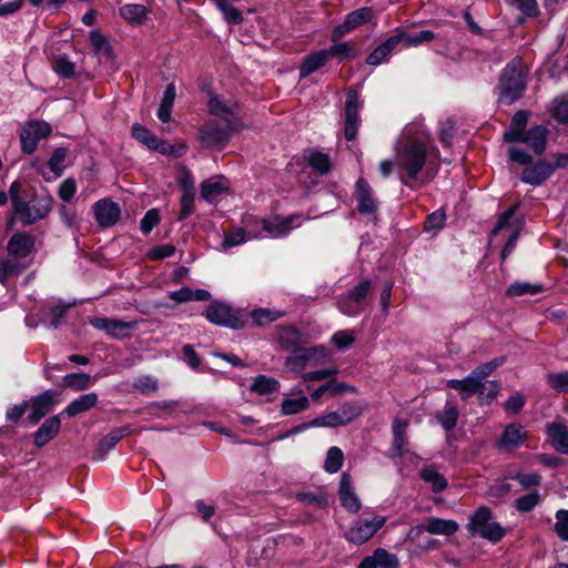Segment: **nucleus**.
I'll list each match as a JSON object with an SVG mask.
<instances>
[{"label": "nucleus", "mask_w": 568, "mask_h": 568, "mask_svg": "<svg viewBox=\"0 0 568 568\" xmlns=\"http://www.w3.org/2000/svg\"><path fill=\"white\" fill-rule=\"evenodd\" d=\"M552 116L560 123H568V95H562L552 101Z\"/></svg>", "instance_id": "052dcab7"}, {"label": "nucleus", "mask_w": 568, "mask_h": 568, "mask_svg": "<svg viewBox=\"0 0 568 568\" xmlns=\"http://www.w3.org/2000/svg\"><path fill=\"white\" fill-rule=\"evenodd\" d=\"M209 112L219 118L222 122L232 123L237 104L234 101H223L219 97H211L209 100Z\"/></svg>", "instance_id": "7c9ffc66"}, {"label": "nucleus", "mask_w": 568, "mask_h": 568, "mask_svg": "<svg viewBox=\"0 0 568 568\" xmlns=\"http://www.w3.org/2000/svg\"><path fill=\"white\" fill-rule=\"evenodd\" d=\"M555 171V166L547 161H539L536 165L523 171L521 180L531 185H539Z\"/></svg>", "instance_id": "2f4dec72"}, {"label": "nucleus", "mask_w": 568, "mask_h": 568, "mask_svg": "<svg viewBox=\"0 0 568 568\" xmlns=\"http://www.w3.org/2000/svg\"><path fill=\"white\" fill-rule=\"evenodd\" d=\"M52 132L51 125L44 121L30 120L20 132L21 150L26 154L33 153L39 142Z\"/></svg>", "instance_id": "4468645a"}, {"label": "nucleus", "mask_w": 568, "mask_h": 568, "mask_svg": "<svg viewBox=\"0 0 568 568\" xmlns=\"http://www.w3.org/2000/svg\"><path fill=\"white\" fill-rule=\"evenodd\" d=\"M307 163L312 169L316 170L321 174L328 173L332 168L329 156L317 151H312L308 153Z\"/></svg>", "instance_id": "09e8293b"}, {"label": "nucleus", "mask_w": 568, "mask_h": 568, "mask_svg": "<svg viewBox=\"0 0 568 568\" xmlns=\"http://www.w3.org/2000/svg\"><path fill=\"white\" fill-rule=\"evenodd\" d=\"M169 297L176 304H182L192 301H210L211 293L203 288L192 290L187 286H183L178 291L170 292Z\"/></svg>", "instance_id": "e433bc0d"}, {"label": "nucleus", "mask_w": 568, "mask_h": 568, "mask_svg": "<svg viewBox=\"0 0 568 568\" xmlns=\"http://www.w3.org/2000/svg\"><path fill=\"white\" fill-rule=\"evenodd\" d=\"M467 530L471 537L481 536L491 541L497 540V524L493 520V511L488 507H479L469 517Z\"/></svg>", "instance_id": "f8f14e48"}, {"label": "nucleus", "mask_w": 568, "mask_h": 568, "mask_svg": "<svg viewBox=\"0 0 568 568\" xmlns=\"http://www.w3.org/2000/svg\"><path fill=\"white\" fill-rule=\"evenodd\" d=\"M528 437V433L521 424H507L499 436V448L506 452L517 450L525 445Z\"/></svg>", "instance_id": "aec40b11"}, {"label": "nucleus", "mask_w": 568, "mask_h": 568, "mask_svg": "<svg viewBox=\"0 0 568 568\" xmlns=\"http://www.w3.org/2000/svg\"><path fill=\"white\" fill-rule=\"evenodd\" d=\"M385 524L386 517L382 515L358 518L344 532V537L348 542L359 546L372 539Z\"/></svg>", "instance_id": "9d476101"}, {"label": "nucleus", "mask_w": 568, "mask_h": 568, "mask_svg": "<svg viewBox=\"0 0 568 568\" xmlns=\"http://www.w3.org/2000/svg\"><path fill=\"white\" fill-rule=\"evenodd\" d=\"M540 501V495L537 491L529 493L515 500V506L519 511L527 513L532 510Z\"/></svg>", "instance_id": "0e129e2a"}, {"label": "nucleus", "mask_w": 568, "mask_h": 568, "mask_svg": "<svg viewBox=\"0 0 568 568\" xmlns=\"http://www.w3.org/2000/svg\"><path fill=\"white\" fill-rule=\"evenodd\" d=\"M364 405L359 402H348L336 410L324 414L296 428V432L308 427H337L344 426L356 419L364 412Z\"/></svg>", "instance_id": "423d86ee"}, {"label": "nucleus", "mask_w": 568, "mask_h": 568, "mask_svg": "<svg viewBox=\"0 0 568 568\" xmlns=\"http://www.w3.org/2000/svg\"><path fill=\"white\" fill-rule=\"evenodd\" d=\"M542 291V286L541 285H532V284H529V283H514L511 284L508 290H507V295L508 296H520V295H524V294H537L539 292Z\"/></svg>", "instance_id": "e2e57ef3"}, {"label": "nucleus", "mask_w": 568, "mask_h": 568, "mask_svg": "<svg viewBox=\"0 0 568 568\" xmlns=\"http://www.w3.org/2000/svg\"><path fill=\"white\" fill-rule=\"evenodd\" d=\"M120 16L131 24H141L148 16L143 4L130 3L120 8Z\"/></svg>", "instance_id": "a19ab883"}, {"label": "nucleus", "mask_w": 568, "mask_h": 568, "mask_svg": "<svg viewBox=\"0 0 568 568\" xmlns=\"http://www.w3.org/2000/svg\"><path fill=\"white\" fill-rule=\"evenodd\" d=\"M93 213L99 226L105 229L113 226L119 221L121 209L113 201L102 199L94 203Z\"/></svg>", "instance_id": "b1692460"}, {"label": "nucleus", "mask_w": 568, "mask_h": 568, "mask_svg": "<svg viewBox=\"0 0 568 568\" xmlns=\"http://www.w3.org/2000/svg\"><path fill=\"white\" fill-rule=\"evenodd\" d=\"M284 312L270 308H257L251 312L252 321L257 326L267 325L284 316Z\"/></svg>", "instance_id": "de8ad7c7"}, {"label": "nucleus", "mask_w": 568, "mask_h": 568, "mask_svg": "<svg viewBox=\"0 0 568 568\" xmlns=\"http://www.w3.org/2000/svg\"><path fill=\"white\" fill-rule=\"evenodd\" d=\"M459 529V525L452 519L429 517L424 524L413 527L407 534V540L415 544L422 550L435 549L439 542L436 539H427L426 542L419 541L424 532L433 535L452 536Z\"/></svg>", "instance_id": "20e7f679"}, {"label": "nucleus", "mask_w": 568, "mask_h": 568, "mask_svg": "<svg viewBox=\"0 0 568 568\" xmlns=\"http://www.w3.org/2000/svg\"><path fill=\"white\" fill-rule=\"evenodd\" d=\"M527 17H536L539 12L536 0H506Z\"/></svg>", "instance_id": "338daca9"}, {"label": "nucleus", "mask_w": 568, "mask_h": 568, "mask_svg": "<svg viewBox=\"0 0 568 568\" xmlns=\"http://www.w3.org/2000/svg\"><path fill=\"white\" fill-rule=\"evenodd\" d=\"M54 200L49 193H36L29 200L18 203L12 211L17 221L23 226L33 225L49 216Z\"/></svg>", "instance_id": "39448f33"}, {"label": "nucleus", "mask_w": 568, "mask_h": 568, "mask_svg": "<svg viewBox=\"0 0 568 568\" xmlns=\"http://www.w3.org/2000/svg\"><path fill=\"white\" fill-rule=\"evenodd\" d=\"M52 69L60 78L70 79L74 75L75 64L67 54H60L53 58Z\"/></svg>", "instance_id": "49530a36"}, {"label": "nucleus", "mask_w": 568, "mask_h": 568, "mask_svg": "<svg viewBox=\"0 0 568 568\" xmlns=\"http://www.w3.org/2000/svg\"><path fill=\"white\" fill-rule=\"evenodd\" d=\"M275 342L280 349L292 352L302 347L308 341L306 335L297 327L293 325H281L276 327Z\"/></svg>", "instance_id": "6ab92c4d"}, {"label": "nucleus", "mask_w": 568, "mask_h": 568, "mask_svg": "<svg viewBox=\"0 0 568 568\" xmlns=\"http://www.w3.org/2000/svg\"><path fill=\"white\" fill-rule=\"evenodd\" d=\"M280 388V382L273 377L265 375H258L253 381L250 389L260 395H268L276 392Z\"/></svg>", "instance_id": "c03bdc74"}, {"label": "nucleus", "mask_w": 568, "mask_h": 568, "mask_svg": "<svg viewBox=\"0 0 568 568\" xmlns=\"http://www.w3.org/2000/svg\"><path fill=\"white\" fill-rule=\"evenodd\" d=\"M253 237H258V235L248 236L244 229H236L224 235L222 247L227 250L241 245Z\"/></svg>", "instance_id": "6e6d98bb"}, {"label": "nucleus", "mask_w": 568, "mask_h": 568, "mask_svg": "<svg viewBox=\"0 0 568 568\" xmlns=\"http://www.w3.org/2000/svg\"><path fill=\"white\" fill-rule=\"evenodd\" d=\"M357 568H400V564L396 554L376 548L372 555L362 559Z\"/></svg>", "instance_id": "a878e982"}, {"label": "nucleus", "mask_w": 568, "mask_h": 568, "mask_svg": "<svg viewBox=\"0 0 568 568\" xmlns=\"http://www.w3.org/2000/svg\"><path fill=\"white\" fill-rule=\"evenodd\" d=\"M398 32L404 48L418 47L425 42H430L436 38L435 33L430 30H423L415 34L407 33L403 30H398Z\"/></svg>", "instance_id": "37998d69"}, {"label": "nucleus", "mask_w": 568, "mask_h": 568, "mask_svg": "<svg viewBox=\"0 0 568 568\" xmlns=\"http://www.w3.org/2000/svg\"><path fill=\"white\" fill-rule=\"evenodd\" d=\"M420 478L432 486L434 493L444 491L447 488L446 478L433 467H425L420 470Z\"/></svg>", "instance_id": "79ce46f5"}, {"label": "nucleus", "mask_w": 568, "mask_h": 568, "mask_svg": "<svg viewBox=\"0 0 568 568\" xmlns=\"http://www.w3.org/2000/svg\"><path fill=\"white\" fill-rule=\"evenodd\" d=\"M527 70L521 59H513L504 69L499 80V101L511 104L526 89Z\"/></svg>", "instance_id": "7ed1b4c3"}, {"label": "nucleus", "mask_w": 568, "mask_h": 568, "mask_svg": "<svg viewBox=\"0 0 568 568\" xmlns=\"http://www.w3.org/2000/svg\"><path fill=\"white\" fill-rule=\"evenodd\" d=\"M372 290L373 282L371 280L362 281L354 288L338 296L337 308L346 316H358L364 312L367 305V296Z\"/></svg>", "instance_id": "6e6552de"}, {"label": "nucleus", "mask_w": 568, "mask_h": 568, "mask_svg": "<svg viewBox=\"0 0 568 568\" xmlns=\"http://www.w3.org/2000/svg\"><path fill=\"white\" fill-rule=\"evenodd\" d=\"M545 378L552 390L568 393V371L548 373Z\"/></svg>", "instance_id": "864d4df0"}, {"label": "nucleus", "mask_w": 568, "mask_h": 568, "mask_svg": "<svg viewBox=\"0 0 568 568\" xmlns=\"http://www.w3.org/2000/svg\"><path fill=\"white\" fill-rule=\"evenodd\" d=\"M205 317L209 322L215 325L225 326L232 329H240L244 327V321L240 315V312L223 302L211 303L206 307Z\"/></svg>", "instance_id": "9b49d317"}, {"label": "nucleus", "mask_w": 568, "mask_h": 568, "mask_svg": "<svg viewBox=\"0 0 568 568\" xmlns=\"http://www.w3.org/2000/svg\"><path fill=\"white\" fill-rule=\"evenodd\" d=\"M98 404V395L95 393H88L81 395L79 398L72 400L63 410L68 417H75L79 414L85 413Z\"/></svg>", "instance_id": "c9c22d12"}, {"label": "nucleus", "mask_w": 568, "mask_h": 568, "mask_svg": "<svg viewBox=\"0 0 568 568\" xmlns=\"http://www.w3.org/2000/svg\"><path fill=\"white\" fill-rule=\"evenodd\" d=\"M310 406V399L306 396H300L297 398H284L281 404V414L283 416H290L298 414Z\"/></svg>", "instance_id": "a18cd8bd"}, {"label": "nucleus", "mask_w": 568, "mask_h": 568, "mask_svg": "<svg viewBox=\"0 0 568 568\" xmlns=\"http://www.w3.org/2000/svg\"><path fill=\"white\" fill-rule=\"evenodd\" d=\"M359 101L357 93L352 91L347 93L345 102V126L344 135L347 141H353L356 138L359 124Z\"/></svg>", "instance_id": "4be33fe9"}, {"label": "nucleus", "mask_w": 568, "mask_h": 568, "mask_svg": "<svg viewBox=\"0 0 568 568\" xmlns=\"http://www.w3.org/2000/svg\"><path fill=\"white\" fill-rule=\"evenodd\" d=\"M354 341V333L349 329L337 331L332 336V343L339 349L351 346Z\"/></svg>", "instance_id": "774afa93"}, {"label": "nucleus", "mask_w": 568, "mask_h": 568, "mask_svg": "<svg viewBox=\"0 0 568 568\" xmlns=\"http://www.w3.org/2000/svg\"><path fill=\"white\" fill-rule=\"evenodd\" d=\"M291 355L284 361V366L292 373H302L307 366H317L324 364L329 352L323 345L311 347H300L290 352Z\"/></svg>", "instance_id": "0eeeda50"}, {"label": "nucleus", "mask_w": 568, "mask_h": 568, "mask_svg": "<svg viewBox=\"0 0 568 568\" xmlns=\"http://www.w3.org/2000/svg\"><path fill=\"white\" fill-rule=\"evenodd\" d=\"M130 434V426H121L112 429L98 443L93 458L95 460L103 459L123 437Z\"/></svg>", "instance_id": "c85d7f7f"}, {"label": "nucleus", "mask_w": 568, "mask_h": 568, "mask_svg": "<svg viewBox=\"0 0 568 568\" xmlns=\"http://www.w3.org/2000/svg\"><path fill=\"white\" fill-rule=\"evenodd\" d=\"M373 18V11L371 8L364 7L357 10H354L345 16L344 21L336 26L332 31L331 40L333 42H338L342 40L347 33L352 32L358 27H362L368 23Z\"/></svg>", "instance_id": "a211bd4d"}, {"label": "nucleus", "mask_w": 568, "mask_h": 568, "mask_svg": "<svg viewBox=\"0 0 568 568\" xmlns=\"http://www.w3.org/2000/svg\"><path fill=\"white\" fill-rule=\"evenodd\" d=\"M408 422L405 419L396 418L392 425L393 432V444L390 456L393 458H399L404 455V447L407 444L406 429Z\"/></svg>", "instance_id": "f704fd0d"}, {"label": "nucleus", "mask_w": 568, "mask_h": 568, "mask_svg": "<svg viewBox=\"0 0 568 568\" xmlns=\"http://www.w3.org/2000/svg\"><path fill=\"white\" fill-rule=\"evenodd\" d=\"M61 426L60 415L49 417L36 432L34 445L37 447L45 446L51 439H53Z\"/></svg>", "instance_id": "72a5a7b5"}, {"label": "nucleus", "mask_w": 568, "mask_h": 568, "mask_svg": "<svg viewBox=\"0 0 568 568\" xmlns=\"http://www.w3.org/2000/svg\"><path fill=\"white\" fill-rule=\"evenodd\" d=\"M215 4L227 22L239 24L243 21L242 12L227 0H215Z\"/></svg>", "instance_id": "5fc2aeb1"}, {"label": "nucleus", "mask_w": 568, "mask_h": 568, "mask_svg": "<svg viewBox=\"0 0 568 568\" xmlns=\"http://www.w3.org/2000/svg\"><path fill=\"white\" fill-rule=\"evenodd\" d=\"M432 138L422 123H410L405 126L397 139L395 165L398 178L404 185L408 180H415L425 166Z\"/></svg>", "instance_id": "f257e3e1"}, {"label": "nucleus", "mask_w": 568, "mask_h": 568, "mask_svg": "<svg viewBox=\"0 0 568 568\" xmlns=\"http://www.w3.org/2000/svg\"><path fill=\"white\" fill-rule=\"evenodd\" d=\"M232 130V123L212 120L200 129V139L207 148L222 149L229 142Z\"/></svg>", "instance_id": "ddd939ff"}, {"label": "nucleus", "mask_w": 568, "mask_h": 568, "mask_svg": "<svg viewBox=\"0 0 568 568\" xmlns=\"http://www.w3.org/2000/svg\"><path fill=\"white\" fill-rule=\"evenodd\" d=\"M29 264L24 261L16 260L10 255H0V284L7 285L11 278L18 277Z\"/></svg>", "instance_id": "c756f323"}, {"label": "nucleus", "mask_w": 568, "mask_h": 568, "mask_svg": "<svg viewBox=\"0 0 568 568\" xmlns=\"http://www.w3.org/2000/svg\"><path fill=\"white\" fill-rule=\"evenodd\" d=\"M546 432L552 447L562 454H568V428L561 422H551L546 425Z\"/></svg>", "instance_id": "473e14b6"}, {"label": "nucleus", "mask_w": 568, "mask_h": 568, "mask_svg": "<svg viewBox=\"0 0 568 568\" xmlns=\"http://www.w3.org/2000/svg\"><path fill=\"white\" fill-rule=\"evenodd\" d=\"M446 222V214L444 210L439 209L430 213L424 222V231L426 233L437 234Z\"/></svg>", "instance_id": "3c124183"}, {"label": "nucleus", "mask_w": 568, "mask_h": 568, "mask_svg": "<svg viewBox=\"0 0 568 568\" xmlns=\"http://www.w3.org/2000/svg\"><path fill=\"white\" fill-rule=\"evenodd\" d=\"M68 150L65 148L55 149L49 159V169L55 176H61L64 171V162L67 159Z\"/></svg>", "instance_id": "13d9d810"}, {"label": "nucleus", "mask_w": 568, "mask_h": 568, "mask_svg": "<svg viewBox=\"0 0 568 568\" xmlns=\"http://www.w3.org/2000/svg\"><path fill=\"white\" fill-rule=\"evenodd\" d=\"M344 460V454L341 448L334 446L327 450L324 469L329 474L337 473Z\"/></svg>", "instance_id": "8fccbe9b"}, {"label": "nucleus", "mask_w": 568, "mask_h": 568, "mask_svg": "<svg viewBox=\"0 0 568 568\" xmlns=\"http://www.w3.org/2000/svg\"><path fill=\"white\" fill-rule=\"evenodd\" d=\"M57 404L55 393L47 389L40 395L36 396L31 402V412L28 419L31 424H37Z\"/></svg>", "instance_id": "bb28decb"}, {"label": "nucleus", "mask_w": 568, "mask_h": 568, "mask_svg": "<svg viewBox=\"0 0 568 568\" xmlns=\"http://www.w3.org/2000/svg\"><path fill=\"white\" fill-rule=\"evenodd\" d=\"M306 220L302 214H293L286 217L273 216L262 220L263 230L272 239L286 236L293 229L298 227Z\"/></svg>", "instance_id": "f3484780"}, {"label": "nucleus", "mask_w": 568, "mask_h": 568, "mask_svg": "<svg viewBox=\"0 0 568 568\" xmlns=\"http://www.w3.org/2000/svg\"><path fill=\"white\" fill-rule=\"evenodd\" d=\"M64 384L75 390H83L91 385V376L85 373L68 374L64 376Z\"/></svg>", "instance_id": "bf43d9fd"}, {"label": "nucleus", "mask_w": 568, "mask_h": 568, "mask_svg": "<svg viewBox=\"0 0 568 568\" xmlns=\"http://www.w3.org/2000/svg\"><path fill=\"white\" fill-rule=\"evenodd\" d=\"M338 496L342 506L349 513H357L361 507V500L354 491L352 477L348 473H343L339 480Z\"/></svg>", "instance_id": "cd10ccee"}, {"label": "nucleus", "mask_w": 568, "mask_h": 568, "mask_svg": "<svg viewBox=\"0 0 568 568\" xmlns=\"http://www.w3.org/2000/svg\"><path fill=\"white\" fill-rule=\"evenodd\" d=\"M458 416L457 407L447 403L445 408L438 414V420L446 430H450L456 426Z\"/></svg>", "instance_id": "4d7b16f0"}, {"label": "nucleus", "mask_w": 568, "mask_h": 568, "mask_svg": "<svg viewBox=\"0 0 568 568\" xmlns=\"http://www.w3.org/2000/svg\"><path fill=\"white\" fill-rule=\"evenodd\" d=\"M328 59V52L326 50L315 51L303 60L300 65V78H306L320 68L324 67Z\"/></svg>", "instance_id": "58836bf2"}, {"label": "nucleus", "mask_w": 568, "mask_h": 568, "mask_svg": "<svg viewBox=\"0 0 568 568\" xmlns=\"http://www.w3.org/2000/svg\"><path fill=\"white\" fill-rule=\"evenodd\" d=\"M518 203L513 204L499 215V236L507 240L501 252L503 258L511 252L523 229V217L518 213Z\"/></svg>", "instance_id": "1a4fd4ad"}, {"label": "nucleus", "mask_w": 568, "mask_h": 568, "mask_svg": "<svg viewBox=\"0 0 568 568\" xmlns=\"http://www.w3.org/2000/svg\"><path fill=\"white\" fill-rule=\"evenodd\" d=\"M354 199L357 211L368 217H374L378 211V200L369 183L359 178L355 183Z\"/></svg>", "instance_id": "dca6fc26"}, {"label": "nucleus", "mask_w": 568, "mask_h": 568, "mask_svg": "<svg viewBox=\"0 0 568 568\" xmlns=\"http://www.w3.org/2000/svg\"><path fill=\"white\" fill-rule=\"evenodd\" d=\"M496 368L497 362L494 359L476 367L463 379H448L446 385L457 390L464 400L477 395L481 405H488L497 396V382L494 378Z\"/></svg>", "instance_id": "f03ea898"}, {"label": "nucleus", "mask_w": 568, "mask_h": 568, "mask_svg": "<svg viewBox=\"0 0 568 568\" xmlns=\"http://www.w3.org/2000/svg\"><path fill=\"white\" fill-rule=\"evenodd\" d=\"M34 239L26 232L14 233L7 243V254L16 260L24 261L33 251Z\"/></svg>", "instance_id": "393cba45"}, {"label": "nucleus", "mask_w": 568, "mask_h": 568, "mask_svg": "<svg viewBox=\"0 0 568 568\" xmlns=\"http://www.w3.org/2000/svg\"><path fill=\"white\" fill-rule=\"evenodd\" d=\"M131 133H132V136L136 141L146 145L149 149L151 146H155L154 143H155L156 136L151 131H149L145 126H143L139 123H134L132 125Z\"/></svg>", "instance_id": "680f3d73"}, {"label": "nucleus", "mask_w": 568, "mask_h": 568, "mask_svg": "<svg viewBox=\"0 0 568 568\" xmlns=\"http://www.w3.org/2000/svg\"><path fill=\"white\" fill-rule=\"evenodd\" d=\"M526 404V397L519 392H514L503 403V408L509 416L518 415Z\"/></svg>", "instance_id": "603ef678"}, {"label": "nucleus", "mask_w": 568, "mask_h": 568, "mask_svg": "<svg viewBox=\"0 0 568 568\" xmlns=\"http://www.w3.org/2000/svg\"><path fill=\"white\" fill-rule=\"evenodd\" d=\"M547 133V128L537 125L525 133L519 141L527 143L536 154H540L546 149Z\"/></svg>", "instance_id": "4c0bfd02"}, {"label": "nucleus", "mask_w": 568, "mask_h": 568, "mask_svg": "<svg viewBox=\"0 0 568 568\" xmlns=\"http://www.w3.org/2000/svg\"><path fill=\"white\" fill-rule=\"evenodd\" d=\"M89 323L98 331L104 332L109 337L114 339H124L131 336L136 328V322H126L111 317H91Z\"/></svg>", "instance_id": "2eb2a0df"}, {"label": "nucleus", "mask_w": 568, "mask_h": 568, "mask_svg": "<svg viewBox=\"0 0 568 568\" xmlns=\"http://www.w3.org/2000/svg\"><path fill=\"white\" fill-rule=\"evenodd\" d=\"M530 113L528 111H517L513 116L510 130L505 132L504 139L506 141H519L524 135V130L527 125Z\"/></svg>", "instance_id": "ea45409f"}, {"label": "nucleus", "mask_w": 568, "mask_h": 568, "mask_svg": "<svg viewBox=\"0 0 568 568\" xmlns=\"http://www.w3.org/2000/svg\"><path fill=\"white\" fill-rule=\"evenodd\" d=\"M402 49H404V47L399 32L397 30L395 34L387 38L369 53V55L366 59V62L367 64L374 67L381 65L382 63L388 61L389 55L392 53L398 52Z\"/></svg>", "instance_id": "412c9836"}, {"label": "nucleus", "mask_w": 568, "mask_h": 568, "mask_svg": "<svg viewBox=\"0 0 568 568\" xmlns=\"http://www.w3.org/2000/svg\"><path fill=\"white\" fill-rule=\"evenodd\" d=\"M230 192L229 181L224 176H214L201 183L200 194L209 203H217Z\"/></svg>", "instance_id": "5701e85b"}, {"label": "nucleus", "mask_w": 568, "mask_h": 568, "mask_svg": "<svg viewBox=\"0 0 568 568\" xmlns=\"http://www.w3.org/2000/svg\"><path fill=\"white\" fill-rule=\"evenodd\" d=\"M133 387L142 394L149 395L156 392L158 381L152 376H141L134 381Z\"/></svg>", "instance_id": "69168bd1"}]
</instances>
